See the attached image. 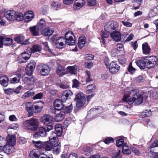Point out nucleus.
<instances>
[{
    "mask_svg": "<svg viewBox=\"0 0 158 158\" xmlns=\"http://www.w3.org/2000/svg\"><path fill=\"white\" fill-rule=\"evenodd\" d=\"M143 99L142 95L136 90H131L128 91L124 94L123 98L124 102L130 105L132 104L134 102L139 105L143 102Z\"/></svg>",
    "mask_w": 158,
    "mask_h": 158,
    "instance_id": "nucleus-1",
    "label": "nucleus"
},
{
    "mask_svg": "<svg viewBox=\"0 0 158 158\" xmlns=\"http://www.w3.org/2000/svg\"><path fill=\"white\" fill-rule=\"evenodd\" d=\"M23 126L26 129L31 131H35L39 127V121L36 118H31L25 121Z\"/></svg>",
    "mask_w": 158,
    "mask_h": 158,
    "instance_id": "nucleus-2",
    "label": "nucleus"
},
{
    "mask_svg": "<svg viewBox=\"0 0 158 158\" xmlns=\"http://www.w3.org/2000/svg\"><path fill=\"white\" fill-rule=\"evenodd\" d=\"M41 121L42 123L46 125V128L48 131H49L53 128V118L50 115H44L41 118Z\"/></svg>",
    "mask_w": 158,
    "mask_h": 158,
    "instance_id": "nucleus-3",
    "label": "nucleus"
},
{
    "mask_svg": "<svg viewBox=\"0 0 158 158\" xmlns=\"http://www.w3.org/2000/svg\"><path fill=\"white\" fill-rule=\"evenodd\" d=\"M37 68L41 74L43 76L48 75L50 71L49 67L48 65L43 64L38 65Z\"/></svg>",
    "mask_w": 158,
    "mask_h": 158,
    "instance_id": "nucleus-4",
    "label": "nucleus"
},
{
    "mask_svg": "<svg viewBox=\"0 0 158 158\" xmlns=\"http://www.w3.org/2000/svg\"><path fill=\"white\" fill-rule=\"evenodd\" d=\"M31 55V53L29 50H25L21 55L18 57L19 62L21 63L26 62L30 58Z\"/></svg>",
    "mask_w": 158,
    "mask_h": 158,
    "instance_id": "nucleus-5",
    "label": "nucleus"
},
{
    "mask_svg": "<svg viewBox=\"0 0 158 158\" xmlns=\"http://www.w3.org/2000/svg\"><path fill=\"white\" fill-rule=\"evenodd\" d=\"M84 95L83 93L80 92L76 96L75 100L77 102L76 106L77 107H80L84 105L85 99Z\"/></svg>",
    "mask_w": 158,
    "mask_h": 158,
    "instance_id": "nucleus-6",
    "label": "nucleus"
},
{
    "mask_svg": "<svg viewBox=\"0 0 158 158\" xmlns=\"http://www.w3.org/2000/svg\"><path fill=\"white\" fill-rule=\"evenodd\" d=\"M118 25L115 21H110L107 23L104 26L105 31L110 32L112 30H115L118 28Z\"/></svg>",
    "mask_w": 158,
    "mask_h": 158,
    "instance_id": "nucleus-7",
    "label": "nucleus"
},
{
    "mask_svg": "<svg viewBox=\"0 0 158 158\" xmlns=\"http://www.w3.org/2000/svg\"><path fill=\"white\" fill-rule=\"evenodd\" d=\"M146 67L148 69H151L154 67L158 63V59L156 56H152L149 57L146 60Z\"/></svg>",
    "mask_w": 158,
    "mask_h": 158,
    "instance_id": "nucleus-8",
    "label": "nucleus"
},
{
    "mask_svg": "<svg viewBox=\"0 0 158 158\" xmlns=\"http://www.w3.org/2000/svg\"><path fill=\"white\" fill-rule=\"evenodd\" d=\"M74 35L73 33L71 31H68L65 35L66 41L69 45H73L75 44V37L73 38Z\"/></svg>",
    "mask_w": 158,
    "mask_h": 158,
    "instance_id": "nucleus-9",
    "label": "nucleus"
},
{
    "mask_svg": "<svg viewBox=\"0 0 158 158\" xmlns=\"http://www.w3.org/2000/svg\"><path fill=\"white\" fill-rule=\"evenodd\" d=\"M67 44L65 38L63 37H59L56 40V46L57 48L60 49L65 46V44Z\"/></svg>",
    "mask_w": 158,
    "mask_h": 158,
    "instance_id": "nucleus-10",
    "label": "nucleus"
},
{
    "mask_svg": "<svg viewBox=\"0 0 158 158\" xmlns=\"http://www.w3.org/2000/svg\"><path fill=\"white\" fill-rule=\"evenodd\" d=\"M109 69L111 73H115L117 72L120 69L119 64L117 61H112L109 65Z\"/></svg>",
    "mask_w": 158,
    "mask_h": 158,
    "instance_id": "nucleus-11",
    "label": "nucleus"
},
{
    "mask_svg": "<svg viewBox=\"0 0 158 158\" xmlns=\"http://www.w3.org/2000/svg\"><path fill=\"white\" fill-rule=\"evenodd\" d=\"M16 13L14 10L8 11L5 13L4 16L8 20L13 21L16 20Z\"/></svg>",
    "mask_w": 158,
    "mask_h": 158,
    "instance_id": "nucleus-12",
    "label": "nucleus"
},
{
    "mask_svg": "<svg viewBox=\"0 0 158 158\" xmlns=\"http://www.w3.org/2000/svg\"><path fill=\"white\" fill-rule=\"evenodd\" d=\"M47 128L45 127L44 128L43 127H40L39 128L38 132L35 133L33 135L34 138H37L39 135L41 136H45L47 134V132H48Z\"/></svg>",
    "mask_w": 158,
    "mask_h": 158,
    "instance_id": "nucleus-13",
    "label": "nucleus"
},
{
    "mask_svg": "<svg viewBox=\"0 0 158 158\" xmlns=\"http://www.w3.org/2000/svg\"><path fill=\"white\" fill-rule=\"evenodd\" d=\"M73 92L69 90H67L63 92L61 96V99L64 102L67 99L70 98L73 95Z\"/></svg>",
    "mask_w": 158,
    "mask_h": 158,
    "instance_id": "nucleus-14",
    "label": "nucleus"
},
{
    "mask_svg": "<svg viewBox=\"0 0 158 158\" xmlns=\"http://www.w3.org/2000/svg\"><path fill=\"white\" fill-rule=\"evenodd\" d=\"M110 36L112 39L116 41H119L121 39V35L120 32L116 30L110 33Z\"/></svg>",
    "mask_w": 158,
    "mask_h": 158,
    "instance_id": "nucleus-15",
    "label": "nucleus"
},
{
    "mask_svg": "<svg viewBox=\"0 0 158 158\" xmlns=\"http://www.w3.org/2000/svg\"><path fill=\"white\" fill-rule=\"evenodd\" d=\"M62 100L56 99L54 103V106L55 109L60 110L64 108V106L63 104Z\"/></svg>",
    "mask_w": 158,
    "mask_h": 158,
    "instance_id": "nucleus-16",
    "label": "nucleus"
},
{
    "mask_svg": "<svg viewBox=\"0 0 158 158\" xmlns=\"http://www.w3.org/2000/svg\"><path fill=\"white\" fill-rule=\"evenodd\" d=\"M7 141L9 145L14 146L16 144V139L15 134L11 135L8 134L6 137Z\"/></svg>",
    "mask_w": 158,
    "mask_h": 158,
    "instance_id": "nucleus-17",
    "label": "nucleus"
},
{
    "mask_svg": "<svg viewBox=\"0 0 158 158\" xmlns=\"http://www.w3.org/2000/svg\"><path fill=\"white\" fill-rule=\"evenodd\" d=\"M85 3L84 0H76L74 3V9L76 10L80 9L85 5Z\"/></svg>",
    "mask_w": 158,
    "mask_h": 158,
    "instance_id": "nucleus-18",
    "label": "nucleus"
},
{
    "mask_svg": "<svg viewBox=\"0 0 158 158\" xmlns=\"http://www.w3.org/2000/svg\"><path fill=\"white\" fill-rule=\"evenodd\" d=\"M6 144L3 146L4 147L2 148V151L5 153L9 154L14 152V146H12L8 144L7 145Z\"/></svg>",
    "mask_w": 158,
    "mask_h": 158,
    "instance_id": "nucleus-19",
    "label": "nucleus"
},
{
    "mask_svg": "<svg viewBox=\"0 0 158 158\" xmlns=\"http://www.w3.org/2000/svg\"><path fill=\"white\" fill-rule=\"evenodd\" d=\"M142 48L143 54L148 55L150 53L151 49L147 43L145 42L143 44Z\"/></svg>",
    "mask_w": 158,
    "mask_h": 158,
    "instance_id": "nucleus-20",
    "label": "nucleus"
},
{
    "mask_svg": "<svg viewBox=\"0 0 158 158\" xmlns=\"http://www.w3.org/2000/svg\"><path fill=\"white\" fill-rule=\"evenodd\" d=\"M34 16L32 11H31L27 12L24 16V21L27 23L31 21L33 18Z\"/></svg>",
    "mask_w": 158,
    "mask_h": 158,
    "instance_id": "nucleus-21",
    "label": "nucleus"
},
{
    "mask_svg": "<svg viewBox=\"0 0 158 158\" xmlns=\"http://www.w3.org/2000/svg\"><path fill=\"white\" fill-rule=\"evenodd\" d=\"M85 36L84 35L80 36L78 39V47L81 49L82 48L85 46Z\"/></svg>",
    "mask_w": 158,
    "mask_h": 158,
    "instance_id": "nucleus-22",
    "label": "nucleus"
},
{
    "mask_svg": "<svg viewBox=\"0 0 158 158\" xmlns=\"http://www.w3.org/2000/svg\"><path fill=\"white\" fill-rule=\"evenodd\" d=\"M54 31V30L52 28L48 27L43 30V34L46 36H50L53 34Z\"/></svg>",
    "mask_w": 158,
    "mask_h": 158,
    "instance_id": "nucleus-23",
    "label": "nucleus"
},
{
    "mask_svg": "<svg viewBox=\"0 0 158 158\" xmlns=\"http://www.w3.org/2000/svg\"><path fill=\"white\" fill-rule=\"evenodd\" d=\"M56 72L60 76H62L66 73L64 68L60 65H58L56 69Z\"/></svg>",
    "mask_w": 158,
    "mask_h": 158,
    "instance_id": "nucleus-24",
    "label": "nucleus"
},
{
    "mask_svg": "<svg viewBox=\"0 0 158 158\" xmlns=\"http://www.w3.org/2000/svg\"><path fill=\"white\" fill-rule=\"evenodd\" d=\"M25 107L29 113V116H32L33 113V108L31 103V102L27 103L25 105Z\"/></svg>",
    "mask_w": 158,
    "mask_h": 158,
    "instance_id": "nucleus-25",
    "label": "nucleus"
},
{
    "mask_svg": "<svg viewBox=\"0 0 158 158\" xmlns=\"http://www.w3.org/2000/svg\"><path fill=\"white\" fill-rule=\"evenodd\" d=\"M65 116V113L63 111H61L56 116L55 119L56 122H60L62 120Z\"/></svg>",
    "mask_w": 158,
    "mask_h": 158,
    "instance_id": "nucleus-26",
    "label": "nucleus"
},
{
    "mask_svg": "<svg viewBox=\"0 0 158 158\" xmlns=\"http://www.w3.org/2000/svg\"><path fill=\"white\" fill-rule=\"evenodd\" d=\"M135 63L136 65L141 69H144L146 67V60L144 61L143 60H139L136 61Z\"/></svg>",
    "mask_w": 158,
    "mask_h": 158,
    "instance_id": "nucleus-27",
    "label": "nucleus"
},
{
    "mask_svg": "<svg viewBox=\"0 0 158 158\" xmlns=\"http://www.w3.org/2000/svg\"><path fill=\"white\" fill-rule=\"evenodd\" d=\"M46 26V22L45 20L43 18L40 19L39 22L37 24L38 29V30H42Z\"/></svg>",
    "mask_w": 158,
    "mask_h": 158,
    "instance_id": "nucleus-28",
    "label": "nucleus"
},
{
    "mask_svg": "<svg viewBox=\"0 0 158 158\" xmlns=\"http://www.w3.org/2000/svg\"><path fill=\"white\" fill-rule=\"evenodd\" d=\"M9 79L6 76L1 77H0V84L6 87L8 85Z\"/></svg>",
    "mask_w": 158,
    "mask_h": 158,
    "instance_id": "nucleus-29",
    "label": "nucleus"
},
{
    "mask_svg": "<svg viewBox=\"0 0 158 158\" xmlns=\"http://www.w3.org/2000/svg\"><path fill=\"white\" fill-rule=\"evenodd\" d=\"M77 68L76 66H69L66 69V71L69 73L76 74L77 73Z\"/></svg>",
    "mask_w": 158,
    "mask_h": 158,
    "instance_id": "nucleus-30",
    "label": "nucleus"
},
{
    "mask_svg": "<svg viewBox=\"0 0 158 158\" xmlns=\"http://www.w3.org/2000/svg\"><path fill=\"white\" fill-rule=\"evenodd\" d=\"M42 49L41 46L38 44L34 45L30 48V50L32 53L40 52Z\"/></svg>",
    "mask_w": 158,
    "mask_h": 158,
    "instance_id": "nucleus-31",
    "label": "nucleus"
},
{
    "mask_svg": "<svg viewBox=\"0 0 158 158\" xmlns=\"http://www.w3.org/2000/svg\"><path fill=\"white\" fill-rule=\"evenodd\" d=\"M96 89L94 84H91L88 85L86 88V92L87 94H90L94 92Z\"/></svg>",
    "mask_w": 158,
    "mask_h": 158,
    "instance_id": "nucleus-32",
    "label": "nucleus"
},
{
    "mask_svg": "<svg viewBox=\"0 0 158 158\" xmlns=\"http://www.w3.org/2000/svg\"><path fill=\"white\" fill-rule=\"evenodd\" d=\"M110 32L105 31H101V35L102 36V40L103 43L104 44H105V41L104 40L105 38H107L109 35Z\"/></svg>",
    "mask_w": 158,
    "mask_h": 158,
    "instance_id": "nucleus-33",
    "label": "nucleus"
},
{
    "mask_svg": "<svg viewBox=\"0 0 158 158\" xmlns=\"http://www.w3.org/2000/svg\"><path fill=\"white\" fill-rule=\"evenodd\" d=\"M53 147L52 144L49 141L44 142L43 144V148L47 151H49L52 149Z\"/></svg>",
    "mask_w": 158,
    "mask_h": 158,
    "instance_id": "nucleus-34",
    "label": "nucleus"
},
{
    "mask_svg": "<svg viewBox=\"0 0 158 158\" xmlns=\"http://www.w3.org/2000/svg\"><path fill=\"white\" fill-rule=\"evenodd\" d=\"M21 77V75L19 73L15 75V76L10 80L11 82L13 84L18 83L20 80Z\"/></svg>",
    "mask_w": 158,
    "mask_h": 158,
    "instance_id": "nucleus-35",
    "label": "nucleus"
},
{
    "mask_svg": "<svg viewBox=\"0 0 158 158\" xmlns=\"http://www.w3.org/2000/svg\"><path fill=\"white\" fill-rule=\"evenodd\" d=\"M39 156L38 151L36 149H34L31 151L29 154L30 158H39Z\"/></svg>",
    "mask_w": 158,
    "mask_h": 158,
    "instance_id": "nucleus-36",
    "label": "nucleus"
},
{
    "mask_svg": "<svg viewBox=\"0 0 158 158\" xmlns=\"http://www.w3.org/2000/svg\"><path fill=\"white\" fill-rule=\"evenodd\" d=\"M102 108L101 107H98L97 108H92L88 112L87 116H88L89 114L92 112L98 114L100 113L102 111Z\"/></svg>",
    "mask_w": 158,
    "mask_h": 158,
    "instance_id": "nucleus-37",
    "label": "nucleus"
},
{
    "mask_svg": "<svg viewBox=\"0 0 158 158\" xmlns=\"http://www.w3.org/2000/svg\"><path fill=\"white\" fill-rule=\"evenodd\" d=\"M34 94V92L32 90H30L24 93L22 96V98L23 99H26Z\"/></svg>",
    "mask_w": 158,
    "mask_h": 158,
    "instance_id": "nucleus-38",
    "label": "nucleus"
},
{
    "mask_svg": "<svg viewBox=\"0 0 158 158\" xmlns=\"http://www.w3.org/2000/svg\"><path fill=\"white\" fill-rule=\"evenodd\" d=\"M43 44L44 46V49L46 51L50 52L52 55H54V53L53 52V50L49 48L48 46V43L47 42H43Z\"/></svg>",
    "mask_w": 158,
    "mask_h": 158,
    "instance_id": "nucleus-39",
    "label": "nucleus"
},
{
    "mask_svg": "<svg viewBox=\"0 0 158 158\" xmlns=\"http://www.w3.org/2000/svg\"><path fill=\"white\" fill-rule=\"evenodd\" d=\"M122 152L123 153L129 154L131 153L130 150L129 148L124 143L123 145L122 148Z\"/></svg>",
    "mask_w": 158,
    "mask_h": 158,
    "instance_id": "nucleus-40",
    "label": "nucleus"
},
{
    "mask_svg": "<svg viewBox=\"0 0 158 158\" xmlns=\"http://www.w3.org/2000/svg\"><path fill=\"white\" fill-rule=\"evenodd\" d=\"M26 81L27 84L28 85H31L34 84L36 81V79L33 76L29 77H27Z\"/></svg>",
    "mask_w": 158,
    "mask_h": 158,
    "instance_id": "nucleus-41",
    "label": "nucleus"
},
{
    "mask_svg": "<svg viewBox=\"0 0 158 158\" xmlns=\"http://www.w3.org/2000/svg\"><path fill=\"white\" fill-rule=\"evenodd\" d=\"M73 108V106H72V104H71L68 106H64V108L62 109V110H63V111L64 112L65 114H68L70 113L72 111Z\"/></svg>",
    "mask_w": 158,
    "mask_h": 158,
    "instance_id": "nucleus-42",
    "label": "nucleus"
},
{
    "mask_svg": "<svg viewBox=\"0 0 158 158\" xmlns=\"http://www.w3.org/2000/svg\"><path fill=\"white\" fill-rule=\"evenodd\" d=\"M38 28H37L36 27L34 26L33 27L30 28V30L32 34L34 36H37L39 35V32L38 31Z\"/></svg>",
    "mask_w": 158,
    "mask_h": 158,
    "instance_id": "nucleus-43",
    "label": "nucleus"
},
{
    "mask_svg": "<svg viewBox=\"0 0 158 158\" xmlns=\"http://www.w3.org/2000/svg\"><path fill=\"white\" fill-rule=\"evenodd\" d=\"M60 145L53 146L52 148L53 152L55 154H59L60 152Z\"/></svg>",
    "mask_w": 158,
    "mask_h": 158,
    "instance_id": "nucleus-44",
    "label": "nucleus"
},
{
    "mask_svg": "<svg viewBox=\"0 0 158 158\" xmlns=\"http://www.w3.org/2000/svg\"><path fill=\"white\" fill-rule=\"evenodd\" d=\"M85 78L86 83L89 82L93 81V79L91 78L90 72V71H87L86 72Z\"/></svg>",
    "mask_w": 158,
    "mask_h": 158,
    "instance_id": "nucleus-45",
    "label": "nucleus"
},
{
    "mask_svg": "<svg viewBox=\"0 0 158 158\" xmlns=\"http://www.w3.org/2000/svg\"><path fill=\"white\" fill-rule=\"evenodd\" d=\"M24 40V37L21 35H18L15 38V40L19 43L21 44Z\"/></svg>",
    "mask_w": 158,
    "mask_h": 158,
    "instance_id": "nucleus-46",
    "label": "nucleus"
},
{
    "mask_svg": "<svg viewBox=\"0 0 158 158\" xmlns=\"http://www.w3.org/2000/svg\"><path fill=\"white\" fill-rule=\"evenodd\" d=\"M83 150L85 152V154L86 156H89L91 154L92 149L90 147H85L83 148Z\"/></svg>",
    "mask_w": 158,
    "mask_h": 158,
    "instance_id": "nucleus-47",
    "label": "nucleus"
},
{
    "mask_svg": "<svg viewBox=\"0 0 158 158\" xmlns=\"http://www.w3.org/2000/svg\"><path fill=\"white\" fill-rule=\"evenodd\" d=\"M151 96L154 99H158V89H154L151 94Z\"/></svg>",
    "mask_w": 158,
    "mask_h": 158,
    "instance_id": "nucleus-48",
    "label": "nucleus"
},
{
    "mask_svg": "<svg viewBox=\"0 0 158 158\" xmlns=\"http://www.w3.org/2000/svg\"><path fill=\"white\" fill-rule=\"evenodd\" d=\"M59 126L61 127L60 125ZM56 131V132L57 135L60 136L62 134V129L60 127L56 126L55 127Z\"/></svg>",
    "mask_w": 158,
    "mask_h": 158,
    "instance_id": "nucleus-49",
    "label": "nucleus"
},
{
    "mask_svg": "<svg viewBox=\"0 0 158 158\" xmlns=\"http://www.w3.org/2000/svg\"><path fill=\"white\" fill-rule=\"evenodd\" d=\"M32 143L35 146L39 148H41L43 143L42 142L40 141H35L34 140L32 141Z\"/></svg>",
    "mask_w": 158,
    "mask_h": 158,
    "instance_id": "nucleus-50",
    "label": "nucleus"
},
{
    "mask_svg": "<svg viewBox=\"0 0 158 158\" xmlns=\"http://www.w3.org/2000/svg\"><path fill=\"white\" fill-rule=\"evenodd\" d=\"M50 143L52 144L53 146H57L60 145L58 138L54 139L49 140Z\"/></svg>",
    "mask_w": 158,
    "mask_h": 158,
    "instance_id": "nucleus-51",
    "label": "nucleus"
},
{
    "mask_svg": "<svg viewBox=\"0 0 158 158\" xmlns=\"http://www.w3.org/2000/svg\"><path fill=\"white\" fill-rule=\"evenodd\" d=\"M35 61L32 60L28 64L27 67L28 68H29L30 69L34 70L35 67Z\"/></svg>",
    "mask_w": 158,
    "mask_h": 158,
    "instance_id": "nucleus-52",
    "label": "nucleus"
},
{
    "mask_svg": "<svg viewBox=\"0 0 158 158\" xmlns=\"http://www.w3.org/2000/svg\"><path fill=\"white\" fill-rule=\"evenodd\" d=\"M12 40L10 38H5L3 44L6 45H8L12 44Z\"/></svg>",
    "mask_w": 158,
    "mask_h": 158,
    "instance_id": "nucleus-53",
    "label": "nucleus"
},
{
    "mask_svg": "<svg viewBox=\"0 0 158 158\" xmlns=\"http://www.w3.org/2000/svg\"><path fill=\"white\" fill-rule=\"evenodd\" d=\"M16 20H17L19 21H22L23 19H24V16L21 13H17L16 16Z\"/></svg>",
    "mask_w": 158,
    "mask_h": 158,
    "instance_id": "nucleus-54",
    "label": "nucleus"
},
{
    "mask_svg": "<svg viewBox=\"0 0 158 158\" xmlns=\"http://www.w3.org/2000/svg\"><path fill=\"white\" fill-rule=\"evenodd\" d=\"M124 140L123 139H118L116 141V144L117 147H121L122 146L123 147V145L124 144L123 143Z\"/></svg>",
    "mask_w": 158,
    "mask_h": 158,
    "instance_id": "nucleus-55",
    "label": "nucleus"
},
{
    "mask_svg": "<svg viewBox=\"0 0 158 158\" xmlns=\"http://www.w3.org/2000/svg\"><path fill=\"white\" fill-rule=\"evenodd\" d=\"M42 108V107L38 105L33 106L34 111L35 113L40 112L41 111Z\"/></svg>",
    "mask_w": 158,
    "mask_h": 158,
    "instance_id": "nucleus-56",
    "label": "nucleus"
},
{
    "mask_svg": "<svg viewBox=\"0 0 158 158\" xmlns=\"http://www.w3.org/2000/svg\"><path fill=\"white\" fill-rule=\"evenodd\" d=\"M39 158H53V156L52 155L50 154H42L39 155Z\"/></svg>",
    "mask_w": 158,
    "mask_h": 158,
    "instance_id": "nucleus-57",
    "label": "nucleus"
},
{
    "mask_svg": "<svg viewBox=\"0 0 158 158\" xmlns=\"http://www.w3.org/2000/svg\"><path fill=\"white\" fill-rule=\"evenodd\" d=\"M114 139L111 137H107L104 140V143L107 144L113 143L114 141Z\"/></svg>",
    "mask_w": 158,
    "mask_h": 158,
    "instance_id": "nucleus-58",
    "label": "nucleus"
},
{
    "mask_svg": "<svg viewBox=\"0 0 158 158\" xmlns=\"http://www.w3.org/2000/svg\"><path fill=\"white\" fill-rule=\"evenodd\" d=\"M60 3L56 2H53L52 4V8L55 10H57L60 7Z\"/></svg>",
    "mask_w": 158,
    "mask_h": 158,
    "instance_id": "nucleus-59",
    "label": "nucleus"
},
{
    "mask_svg": "<svg viewBox=\"0 0 158 158\" xmlns=\"http://www.w3.org/2000/svg\"><path fill=\"white\" fill-rule=\"evenodd\" d=\"M88 6H92L95 5L97 2L95 0H88L87 1Z\"/></svg>",
    "mask_w": 158,
    "mask_h": 158,
    "instance_id": "nucleus-60",
    "label": "nucleus"
},
{
    "mask_svg": "<svg viewBox=\"0 0 158 158\" xmlns=\"http://www.w3.org/2000/svg\"><path fill=\"white\" fill-rule=\"evenodd\" d=\"M5 93L8 95H11L14 93V89L11 88H8L4 89Z\"/></svg>",
    "mask_w": 158,
    "mask_h": 158,
    "instance_id": "nucleus-61",
    "label": "nucleus"
},
{
    "mask_svg": "<svg viewBox=\"0 0 158 158\" xmlns=\"http://www.w3.org/2000/svg\"><path fill=\"white\" fill-rule=\"evenodd\" d=\"M34 70L30 69L29 68H28L27 67V66L25 69L26 73L28 76H30L32 74Z\"/></svg>",
    "mask_w": 158,
    "mask_h": 158,
    "instance_id": "nucleus-62",
    "label": "nucleus"
},
{
    "mask_svg": "<svg viewBox=\"0 0 158 158\" xmlns=\"http://www.w3.org/2000/svg\"><path fill=\"white\" fill-rule=\"evenodd\" d=\"M43 96V94L41 93H38L33 97V99L34 100L41 99Z\"/></svg>",
    "mask_w": 158,
    "mask_h": 158,
    "instance_id": "nucleus-63",
    "label": "nucleus"
},
{
    "mask_svg": "<svg viewBox=\"0 0 158 158\" xmlns=\"http://www.w3.org/2000/svg\"><path fill=\"white\" fill-rule=\"evenodd\" d=\"M57 137V135L56 133L54 132H52L51 133L50 136L49 137V140L55 139Z\"/></svg>",
    "mask_w": 158,
    "mask_h": 158,
    "instance_id": "nucleus-64",
    "label": "nucleus"
}]
</instances>
